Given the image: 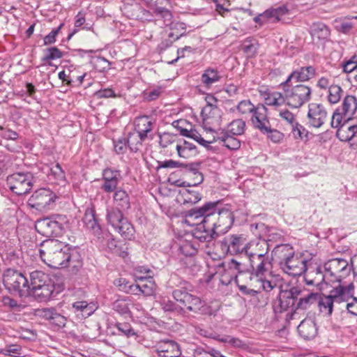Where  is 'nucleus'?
<instances>
[{"label":"nucleus","instance_id":"f257e3e1","mask_svg":"<svg viewBox=\"0 0 357 357\" xmlns=\"http://www.w3.org/2000/svg\"><path fill=\"white\" fill-rule=\"evenodd\" d=\"M218 202H209L186 213L183 222L195 226L193 235L203 242L211 244L214 238L228 231L233 225L232 213L228 209L218 208Z\"/></svg>","mask_w":357,"mask_h":357},{"label":"nucleus","instance_id":"f03ea898","mask_svg":"<svg viewBox=\"0 0 357 357\" xmlns=\"http://www.w3.org/2000/svg\"><path fill=\"white\" fill-rule=\"evenodd\" d=\"M47 248V265L53 268H70L73 273H77L82 266L81 255L75 248L58 241H45Z\"/></svg>","mask_w":357,"mask_h":357},{"label":"nucleus","instance_id":"7ed1b4c3","mask_svg":"<svg viewBox=\"0 0 357 357\" xmlns=\"http://www.w3.org/2000/svg\"><path fill=\"white\" fill-rule=\"evenodd\" d=\"M318 294L309 292L301 287H292L289 289H281L279 299L273 305L275 312H282L289 307L294 310L293 316L299 310H305L315 303Z\"/></svg>","mask_w":357,"mask_h":357},{"label":"nucleus","instance_id":"20e7f679","mask_svg":"<svg viewBox=\"0 0 357 357\" xmlns=\"http://www.w3.org/2000/svg\"><path fill=\"white\" fill-rule=\"evenodd\" d=\"M249 259L251 273L250 275L252 284L258 289L266 291H271L275 286L269 279L271 278L273 268L271 256H264L262 253L250 254Z\"/></svg>","mask_w":357,"mask_h":357},{"label":"nucleus","instance_id":"39448f33","mask_svg":"<svg viewBox=\"0 0 357 357\" xmlns=\"http://www.w3.org/2000/svg\"><path fill=\"white\" fill-rule=\"evenodd\" d=\"M29 284V296L32 295L37 301L45 302L59 294L62 288L54 284L49 275L40 271H35L30 273Z\"/></svg>","mask_w":357,"mask_h":357},{"label":"nucleus","instance_id":"423d86ee","mask_svg":"<svg viewBox=\"0 0 357 357\" xmlns=\"http://www.w3.org/2000/svg\"><path fill=\"white\" fill-rule=\"evenodd\" d=\"M354 289V287L351 282L347 284H339L330 291L329 295L324 296L320 298L319 306L321 312L331 315L334 307L341 310L342 307H339L341 305L344 307V305L352 297Z\"/></svg>","mask_w":357,"mask_h":357},{"label":"nucleus","instance_id":"0eeeda50","mask_svg":"<svg viewBox=\"0 0 357 357\" xmlns=\"http://www.w3.org/2000/svg\"><path fill=\"white\" fill-rule=\"evenodd\" d=\"M36 231L46 237L61 236L69 228V219L65 215L56 214L36 222Z\"/></svg>","mask_w":357,"mask_h":357},{"label":"nucleus","instance_id":"6e6552de","mask_svg":"<svg viewBox=\"0 0 357 357\" xmlns=\"http://www.w3.org/2000/svg\"><path fill=\"white\" fill-rule=\"evenodd\" d=\"M280 87L286 94L287 105L291 108L298 109L312 98V89L308 85L298 84L291 86L282 82Z\"/></svg>","mask_w":357,"mask_h":357},{"label":"nucleus","instance_id":"1a4fd4ad","mask_svg":"<svg viewBox=\"0 0 357 357\" xmlns=\"http://www.w3.org/2000/svg\"><path fill=\"white\" fill-rule=\"evenodd\" d=\"M3 282L10 293L20 297L29 296V282L22 273L11 268L6 270L3 275Z\"/></svg>","mask_w":357,"mask_h":357},{"label":"nucleus","instance_id":"9d476101","mask_svg":"<svg viewBox=\"0 0 357 357\" xmlns=\"http://www.w3.org/2000/svg\"><path fill=\"white\" fill-rule=\"evenodd\" d=\"M34 181L31 172H16L7 177L6 185L13 193L24 195L30 192Z\"/></svg>","mask_w":357,"mask_h":357},{"label":"nucleus","instance_id":"9b49d317","mask_svg":"<svg viewBox=\"0 0 357 357\" xmlns=\"http://www.w3.org/2000/svg\"><path fill=\"white\" fill-rule=\"evenodd\" d=\"M56 195L50 189L40 188L34 192L29 199V205L42 212L47 211L54 206Z\"/></svg>","mask_w":357,"mask_h":357},{"label":"nucleus","instance_id":"f8f14e48","mask_svg":"<svg viewBox=\"0 0 357 357\" xmlns=\"http://www.w3.org/2000/svg\"><path fill=\"white\" fill-rule=\"evenodd\" d=\"M324 268L328 273L333 282L339 284H342V280L351 273V266L344 259H332L324 264Z\"/></svg>","mask_w":357,"mask_h":357},{"label":"nucleus","instance_id":"ddd939ff","mask_svg":"<svg viewBox=\"0 0 357 357\" xmlns=\"http://www.w3.org/2000/svg\"><path fill=\"white\" fill-rule=\"evenodd\" d=\"M153 12L157 16L164 20V23L166 26H171L172 31L169 33V38L175 36L174 40H177L185 34V24L181 22H172V14L168 9L156 6L153 9Z\"/></svg>","mask_w":357,"mask_h":357},{"label":"nucleus","instance_id":"4468645a","mask_svg":"<svg viewBox=\"0 0 357 357\" xmlns=\"http://www.w3.org/2000/svg\"><path fill=\"white\" fill-rule=\"evenodd\" d=\"M344 113L340 108H337L331 118V126L332 128H338L336 135L342 141H349L354 137L357 135V126H350L347 128V134L344 135L346 132L344 130L345 126L342 123L343 119Z\"/></svg>","mask_w":357,"mask_h":357},{"label":"nucleus","instance_id":"2eb2a0df","mask_svg":"<svg viewBox=\"0 0 357 357\" xmlns=\"http://www.w3.org/2000/svg\"><path fill=\"white\" fill-rule=\"evenodd\" d=\"M307 260L303 255L294 254L286 261L282 262L280 268L289 275L298 276L307 271Z\"/></svg>","mask_w":357,"mask_h":357},{"label":"nucleus","instance_id":"dca6fc26","mask_svg":"<svg viewBox=\"0 0 357 357\" xmlns=\"http://www.w3.org/2000/svg\"><path fill=\"white\" fill-rule=\"evenodd\" d=\"M327 119L328 112L323 104L311 102L308 105L307 119L310 126L319 128L325 123Z\"/></svg>","mask_w":357,"mask_h":357},{"label":"nucleus","instance_id":"f3484780","mask_svg":"<svg viewBox=\"0 0 357 357\" xmlns=\"http://www.w3.org/2000/svg\"><path fill=\"white\" fill-rule=\"evenodd\" d=\"M222 249L231 255L245 252L248 245L245 244V238L242 234H230L221 241Z\"/></svg>","mask_w":357,"mask_h":357},{"label":"nucleus","instance_id":"a211bd4d","mask_svg":"<svg viewBox=\"0 0 357 357\" xmlns=\"http://www.w3.org/2000/svg\"><path fill=\"white\" fill-rule=\"evenodd\" d=\"M317 75V69L314 66L309 65L300 66L294 68L289 75L287 79L283 82V84H289L291 82L296 83H303L308 82L315 77Z\"/></svg>","mask_w":357,"mask_h":357},{"label":"nucleus","instance_id":"6ab92c4d","mask_svg":"<svg viewBox=\"0 0 357 357\" xmlns=\"http://www.w3.org/2000/svg\"><path fill=\"white\" fill-rule=\"evenodd\" d=\"M174 298L190 311L197 312L202 307L201 299L183 289H176L172 293Z\"/></svg>","mask_w":357,"mask_h":357},{"label":"nucleus","instance_id":"aec40b11","mask_svg":"<svg viewBox=\"0 0 357 357\" xmlns=\"http://www.w3.org/2000/svg\"><path fill=\"white\" fill-rule=\"evenodd\" d=\"M192 240H181L178 245V250L180 253L185 256H192L195 255L199 250L206 251L209 248V242H203L200 239L197 238L193 235V230L192 231Z\"/></svg>","mask_w":357,"mask_h":357},{"label":"nucleus","instance_id":"412c9836","mask_svg":"<svg viewBox=\"0 0 357 357\" xmlns=\"http://www.w3.org/2000/svg\"><path fill=\"white\" fill-rule=\"evenodd\" d=\"M102 183L101 189L106 193H111L118 189L121 176L119 170L106 168L102 172Z\"/></svg>","mask_w":357,"mask_h":357},{"label":"nucleus","instance_id":"4be33fe9","mask_svg":"<svg viewBox=\"0 0 357 357\" xmlns=\"http://www.w3.org/2000/svg\"><path fill=\"white\" fill-rule=\"evenodd\" d=\"M251 122L255 129L261 133H266L270 130L271 123L267 116V108L263 105H257V110L252 115Z\"/></svg>","mask_w":357,"mask_h":357},{"label":"nucleus","instance_id":"5701e85b","mask_svg":"<svg viewBox=\"0 0 357 357\" xmlns=\"http://www.w3.org/2000/svg\"><path fill=\"white\" fill-rule=\"evenodd\" d=\"M155 124V121L150 116H137L134 120L135 131L138 132L142 138L152 139V131Z\"/></svg>","mask_w":357,"mask_h":357},{"label":"nucleus","instance_id":"b1692460","mask_svg":"<svg viewBox=\"0 0 357 357\" xmlns=\"http://www.w3.org/2000/svg\"><path fill=\"white\" fill-rule=\"evenodd\" d=\"M305 281L307 285L319 286L333 283L327 271L324 267L317 266L308 271L305 275Z\"/></svg>","mask_w":357,"mask_h":357},{"label":"nucleus","instance_id":"393cba45","mask_svg":"<svg viewBox=\"0 0 357 357\" xmlns=\"http://www.w3.org/2000/svg\"><path fill=\"white\" fill-rule=\"evenodd\" d=\"M287 6H280L276 8H271L258 15L254 18V21L259 25H263L267 22H275L280 20V17L288 13Z\"/></svg>","mask_w":357,"mask_h":357},{"label":"nucleus","instance_id":"a878e982","mask_svg":"<svg viewBox=\"0 0 357 357\" xmlns=\"http://www.w3.org/2000/svg\"><path fill=\"white\" fill-rule=\"evenodd\" d=\"M82 222L84 227L95 236L99 238L102 234V228L96 218L93 207H87L85 210Z\"/></svg>","mask_w":357,"mask_h":357},{"label":"nucleus","instance_id":"bb28decb","mask_svg":"<svg viewBox=\"0 0 357 357\" xmlns=\"http://www.w3.org/2000/svg\"><path fill=\"white\" fill-rule=\"evenodd\" d=\"M159 357H179L181 351L178 344L172 340L161 342L158 346Z\"/></svg>","mask_w":357,"mask_h":357},{"label":"nucleus","instance_id":"cd10ccee","mask_svg":"<svg viewBox=\"0 0 357 357\" xmlns=\"http://www.w3.org/2000/svg\"><path fill=\"white\" fill-rule=\"evenodd\" d=\"M298 331L304 339H313L317 334V328L314 320L310 317L303 319L298 326Z\"/></svg>","mask_w":357,"mask_h":357},{"label":"nucleus","instance_id":"c85d7f7f","mask_svg":"<svg viewBox=\"0 0 357 357\" xmlns=\"http://www.w3.org/2000/svg\"><path fill=\"white\" fill-rule=\"evenodd\" d=\"M205 100L206 105L202 110V116L204 121L213 118L215 116H220V110L217 106L218 102L217 98L211 94H207Z\"/></svg>","mask_w":357,"mask_h":357},{"label":"nucleus","instance_id":"c756f323","mask_svg":"<svg viewBox=\"0 0 357 357\" xmlns=\"http://www.w3.org/2000/svg\"><path fill=\"white\" fill-rule=\"evenodd\" d=\"M181 168L184 169L186 172L191 174L193 176H197V181L195 182H183V186H197L202 183L204 181L203 174L199 172L200 169V163L199 162H190V163H183V167Z\"/></svg>","mask_w":357,"mask_h":357},{"label":"nucleus","instance_id":"7c9ffc66","mask_svg":"<svg viewBox=\"0 0 357 357\" xmlns=\"http://www.w3.org/2000/svg\"><path fill=\"white\" fill-rule=\"evenodd\" d=\"M113 201L115 208L122 211H126L130 207V197L128 192L121 188H119L114 192Z\"/></svg>","mask_w":357,"mask_h":357},{"label":"nucleus","instance_id":"2f4dec72","mask_svg":"<svg viewBox=\"0 0 357 357\" xmlns=\"http://www.w3.org/2000/svg\"><path fill=\"white\" fill-rule=\"evenodd\" d=\"M176 149L178 156L184 158H189L195 155L197 153L196 146L185 140L177 141Z\"/></svg>","mask_w":357,"mask_h":357},{"label":"nucleus","instance_id":"473e14b6","mask_svg":"<svg viewBox=\"0 0 357 357\" xmlns=\"http://www.w3.org/2000/svg\"><path fill=\"white\" fill-rule=\"evenodd\" d=\"M279 266L281 263L286 261L289 257H292L295 253L293 248L289 244H282L277 245L273 251Z\"/></svg>","mask_w":357,"mask_h":357},{"label":"nucleus","instance_id":"72a5a7b5","mask_svg":"<svg viewBox=\"0 0 357 357\" xmlns=\"http://www.w3.org/2000/svg\"><path fill=\"white\" fill-rule=\"evenodd\" d=\"M216 141H220V143L228 149L237 150L241 146V142L234 135L224 133V131L220 133L215 132Z\"/></svg>","mask_w":357,"mask_h":357},{"label":"nucleus","instance_id":"f704fd0d","mask_svg":"<svg viewBox=\"0 0 357 357\" xmlns=\"http://www.w3.org/2000/svg\"><path fill=\"white\" fill-rule=\"evenodd\" d=\"M265 103L268 106L275 107L282 106L284 104L287 105L286 94L283 91L282 92L276 91L268 92L265 96Z\"/></svg>","mask_w":357,"mask_h":357},{"label":"nucleus","instance_id":"c9c22d12","mask_svg":"<svg viewBox=\"0 0 357 357\" xmlns=\"http://www.w3.org/2000/svg\"><path fill=\"white\" fill-rule=\"evenodd\" d=\"M145 280L147 281L146 284H137L130 286V289L133 294L136 295L142 294L145 296H150L154 294L155 284L153 278L151 280Z\"/></svg>","mask_w":357,"mask_h":357},{"label":"nucleus","instance_id":"e433bc0d","mask_svg":"<svg viewBox=\"0 0 357 357\" xmlns=\"http://www.w3.org/2000/svg\"><path fill=\"white\" fill-rule=\"evenodd\" d=\"M269 246L266 241L259 239L257 242H252L248 246L245 250V255L249 257L250 254L262 253L264 256H270L268 255Z\"/></svg>","mask_w":357,"mask_h":357},{"label":"nucleus","instance_id":"4c0bfd02","mask_svg":"<svg viewBox=\"0 0 357 357\" xmlns=\"http://www.w3.org/2000/svg\"><path fill=\"white\" fill-rule=\"evenodd\" d=\"M122 210L115 207H107L106 213V220L109 225L114 229L118 227L119 223L126 218L123 213Z\"/></svg>","mask_w":357,"mask_h":357},{"label":"nucleus","instance_id":"58836bf2","mask_svg":"<svg viewBox=\"0 0 357 357\" xmlns=\"http://www.w3.org/2000/svg\"><path fill=\"white\" fill-rule=\"evenodd\" d=\"M114 230L126 239L131 240L135 236V230L132 225L126 218L114 228Z\"/></svg>","mask_w":357,"mask_h":357},{"label":"nucleus","instance_id":"ea45409f","mask_svg":"<svg viewBox=\"0 0 357 357\" xmlns=\"http://www.w3.org/2000/svg\"><path fill=\"white\" fill-rule=\"evenodd\" d=\"M344 117L349 119L357 109V100L354 96H346L343 100L342 109Z\"/></svg>","mask_w":357,"mask_h":357},{"label":"nucleus","instance_id":"a19ab883","mask_svg":"<svg viewBox=\"0 0 357 357\" xmlns=\"http://www.w3.org/2000/svg\"><path fill=\"white\" fill-rule=\"evenodd\" d=\"M73 308L75 310V312L80 313L83 317H89L95 310L94 305L88 303V302L85 301H79L73 303Z\"/></svg>","mask_w":357,"mask_h":357},{"label":"nucleus","instance_id":"79ce46f5","mask_svg":"<svg viewBox=\"0 0 357 357\" xmlns=\"http://www.w3.org/2000/svg\"><path fill=\"white\" fill-rule=\"evenodd\" d=\"M220 73L215 68H208L202 75V82L206 86H210L220 79Z\"/></svg>","mask_w":357,"mask_h":357},{"label":"nucleus","instance_id":"37998d69","mask_svg":"<svg viewBox=\"0 0 357 357\" xmlns=\"http://www.w3.org/2000/svg\"><path fill=\"white\" fill-rule=\"evenodd\" d=\"M245 130V122L242 119H236L232 121L227 127L224 133H228L231 135H241Z\"/></svg>","mask_w":357,"mask_h":357},{"label":"nucleus","instance_id":"c03bdc74","mask_svg":"<svg viewBox=\"0 0 357 357\" xmlns=\"http://www.w3.org/2000/svg\"><path fill=\"white\" fill-rule=\"evenodd\" d=\"M130 301L128 298L117 299L112 303V309L121 315H130Z\"/></svg>","mask_w":357,"mask_h":357},{"label":"nucleus","instance_id":"a18cd8bd","mask_svg":"<svg viewBox=\"0 0 357 357\" xmlns=\"http://www.w3.org/2000/svg\"><path fill=\"white\" fill-rule=\"evenodd\" d=\"M146 139V138H142L138 132L134 131L129 133L126 141L130 149L133 152H137L142 146V142Z\"/></svg>","mask_w":357,"mask_h":357},{"label":"nucleus","instance_id":"49530a36","mask_svg":"<svg viewBox=\"0 0 357 357\" xmlns=\"http://www.w3.org/2000/svg\"><path fill=\"white\" fill-rule=\"evenodd\" d=\"M134 275L136 281L143 282L144 280H151L154 273L146 266H137L134 269Z\"/></svg>","mask_w":357,"mask_h":357},{"label":"nucleus","instance_id":"de8ad7c7","mask_svg":"<svg viewBox=\"0 0 357 357\" xmlns=\"http://www.w3.org/2000/svg\"><path fill=\"white\" fill-rule=\"evenodd\" d=\"M344 91L338 84H333L328 89L327 100L331 104L337 103L342 97Z\"/></svg>","mask_w":357,"mask_h":357},{"label":"nucleus","instance_id":"09e8293b","mask_svg":"<svg viewBox=\"0 0 357 357\" xmlns=\"http://www.w3.org/2000/svg\"><path fill=\"white\" fill-rule=\"evenodd\" d=\"M259 44L253 38H246L241 45L242 50L249 57H253L257 52Z\"/></svg>","mask_w":357,"mask_h":357},{"label":"nucleus","instance_id":"8fccbe9b","mask_svg":"<svg viewBox=\"0 0 357 357\" xmlns=\"http://www.w3.org/2000/svg\"><path fill=\"white\" fill-rule=\"evenodd\" d=\"M181 197L184 204H196L202 199V196L197 191L189 189H183Z\"/></svg>","mask_w":357,"mask_h":357},{"label":"nucleus","instance_id":"3c124183","mask_svg":"<svg viewBox=\"0 0 357 357\" xmlns=\"http://www.w3.org/2000/svg\"><path fill=\"white\" fill-rule=\"evenodd\" d=\"M312 34L319 39L324 40L329 37L330 29L322 23L314 24L312 30Z\"/></svg>","mask_w":357,"mask_h":357},{"label":"nucleus","instance_id":"603ef678","mask_svg":"<svg viewBox=\"0 0 357 357\" xmlns=\"http://www.w3.org/2000/svg\"><path fill=\"white\" fill-rule=\"evenodd\" d=\"M0 354L10 357H21L22 354V347L19 344H8L0 349Z\"/></svg>","mask_w":357,"mask_h":357},{"label":"nucleus","instance_id":"864d4df0","mask_svg":"<svg viewBox=\"0 0 357 357\" xmlns=\"http://www.w3.org/2000/svg\"><path fill=\"white\" fill-rule=\"evenodd\" d=\"M342 67L344 73H356L354 78L357 82V55L353 56L350 59L342 63Z\"/></svg>","mask_w":357,"mask_h":357},{"label":"nucleus","instance_id":"5fc2aeb1","mask_svg":"<svg viewBox=\"0 0 357 357\" xmlns=\"http://www.w3.org/2000/svg\"><path fill=\"white\" fill-rule=\"evenodd\" d=\"M237 109L242 114H251L252 115L257 110V106H255L249 100H243L238 104Z\"/></svg>","mask_w":357,"mask_h":357},{"label":"nucleus","instance_id":"6e6d98bb","mask_svg":"<svg viewBox=\"0 0 357 357\" xmlns=\"http://www.w3.org/2000/svg\"><path fill=\"white\" fill-rule=\"evenodd\" d=\"M51 176L56 181L58 184H64L66 183V174L62 169L61 165L56 163L51 169Z\"/></svg>","mask_w":357,"mask_h":357},{"label":"nucleus","instance_id":"4d7b16f0","mask_svg":"<svg viewBox=\"0 0 357 357\" xmlns=\"http://www.w3.org/2000/svg\"><path fill=\"white\" fill-rule=\"evenodd\" d=\"M114 326L122 335L126 336L127 337L136 335V333L129 323L116 322Z\"/></svg>","mask_w":357,"mask_h":357},{"label":"nucleus","instance_id":"13d9d810","mask_svg":"<svg viewBox=\"0 0 357 357\" xmlns=\"http://www.w3.org/2000/svg\"><path fill=\"white\" fill-rule=\"evenodd\" d=\"M63 56L62 52L56 47H52L47 48L45 50L43 61H48L51 60H55L60 59Z\"/></svg>","mask_w":357,"mask_h":357},{"label":"nucleus","instance_id":"bf43d9fd","mask_svg":"<svg viewBox=\"0 0 357 357\" xmlns=\"http://www.w3.org/2000/svg\"><path fill=\"white\" fill-rule=\"evenodd\" d=\"M279 116L290 127L293 126V125L297 122L295 115L287 109L280 110L279 112Z\"/></svg>","mask_w":357,"mask_h":357},{"label":"nucleus","instance_id":"052dcab7","mask_svg":"<svg viewBox=\"0 0 357 357\" xmlns=\"http://www.w3.org/2000/svg\"><path fill=\"white\" fill-rule=\"evenodd\" d=\"M206 137V139H204L201 136L199 133H198L196 130H194L191 138L194 139L195 141H197L198 143H199L201 145L204 146H208L210 144L216 142L215 134L213 135L212 137Z\"/></svg>","mask_w":357,"mask_h":357},{"label":"nucleus","instance_id":"680f3d73","mask_svg":"<svg viewBox=\"0 0 357 357\" xmlns=\"http://www.w3.org/2000/svg\"><path fill=\"white\" fill-rule=\"evenodd\" d=\"M354 27V24L347 20H336L335 29L344 33H348Z\"/></svg>","mask_w":357,"mask_h":357},{"label":"nucleus","instance_id":"e2e57ef3","mask_svg":"<svg viewBox=\"0 0 357 357\" xmlns=\"http://www.w3.org/2000/svg\"><path fill=\"white\" fill-rule=\"evenodd\" d=\"M162 92L161 87H156L151 90L144 91L143 93L144 98L148 101L156 100L160 97Z\"/></svg>","mask_w":357,"mask_h":357},{"label":"nucleus","instance_id":"0e129e2a","mask_svg":"<svg viewBox=\"0 0 357 357\" xmlns=\"http://www.w3.org/2000/svg\"><path fill=\"white\" fill-rule=\"evenodd\" d=\"M114 151L117 154H123L127 150L128 143L126 138L119 139L114 142Z\"/></svg>","mask_w":357,"mask_h":357},{"label":"nucleus","instance_id":"69168bd1","mask_svg":"<svg viewBox=\"0 0 357 357\" xmlns=\"http://www.w3.org/2000/svg\"><path fill=\"white\" fill-rule=\"evenodd\" d=\"M63 26V24L61 23L56 29H53L49 34H47L44 38V45H47L54 43L56 41V37Z\"/></svg>","mask_w":357,"mask_h":357},{"label":"nucleus","instance_id":"338daca9","mask_svg":"<svg viewBox=\"0 0 357 357\" xmlns=\"http://www.w3.org/2000/svg\"><path fill=\"white\" fill-rule=\"evenodd\" d=\"M265 134H266L268 139L274 143L280 142L283 139V134L275 129H273L271 126H270V130Z\"/></svg>","mask_w":357,"mask_h":357},{"label":"nucleus","instance_id":"774afa93","mask_svg":"<svg viewBox=\"0 0 357 357\" xmlns=\"http://www.w3.org/2000/svg\"><path fill=\"white\" fill-rule=\"evenodd\" d=\"M344 308H346L349 313L357 316V298L352 297L350 300L344 305Z\"/></svg>","mask_w":357,"mask_h":357}]
</instances>
